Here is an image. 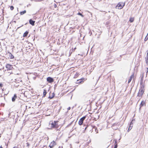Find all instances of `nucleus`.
<instances>
[{
  "instance_id": "6ab92c4d",
  "label": "nucleus",
  "mask_w": 148,
  "mask_h": 148,
  "mask_svg": "<svg viewBox=\"0 0 148 148\" xmlns=\"http://www.w3.org/2000/svg\"><path fill=\"white\" fill-rule=\"evenodd\" d=\"M134 18H130V21L131 22H132L134 21Z\"/></svg>"
},
{
  "instance_id": "473e14b6",
  "label": "nucleus",
  "mask_w": 148,
  "mask_h": 148,
  "mask_svg": "<svg viewBox=\"0 0 148 148\" xmlns=\"http://www.w3.org/2000/svg\"><path fill=\"white\" fill-rule=\"evenodd\" d=\"M59 148H62V147H59Z\"/></svg>"
},
{
  "instance_id": "c756f323",
  "label": "nucleus",
  "mask_w": 148,
  "mask_h": 148,
  "mask_svg": "<svg viewBox=\"0 0 148 148\" xmlns=\"http://www.w3.org/2000/svg\"><path fill=\"white\" fill-rule=\"evenodd\" d=\"M70 148H72V147H71V145H70Z\"/></svg>"
},
{
  "instance_id": "7ed1b4c3",
  "label": "nucleus",
  "mask_w": 148,
  "mask_h": 148,
  "mask_svg": "<svg viewBox=\"0 0 148 148\" xmlns=\"http://www.w3.org/2000/svg\"><path fill=\"white\" fill-rule=\"evenodd\" d=\"M85 118H86V116H83V117H82L80 119V120H79V122H78L79 124V125H82V124L83 123V121L85 119Z\"/></svg>"
},
{
  "instance_id": "39448f33",
  "label": "nucleus",
  "mask_w": 148,
  "mask_h": 148,
  "mask_svg": "<svg viewBox=\"0 0 148 148\" xmlns=\"http://www.w3.org/2000/svg\"><path fill=\"white\" fill-rule=\"evenodd\" d=\"M47 81L49 83H51L53 82V79L50 77H48L47 78Z\"/></svg>"
},
{
  "instance_id": "0eeeda50",
  "label": "nucleus",
  "mask_w": 148,
  "mask_h": 148,
  "mask_svg": "<svg viewBox=\"0 0 148 148\" xmlns=\"http://www.w3.org/2000/svg\"><path fill=\"white\" fill-rule=\"evenodd\" d=\"M146 62L147 64H148V50L147 51V55L145 57Z\"/></svg>"
},
{
  "instance_id": "ddd939ff",
  "label": "nucleus",
  "mask_w": 148,
  "mask_h": 148,
  "mask_svg": "<svg viewBox=\"0 0 148 148\" xmlns=\"http://www.w3.org/2000/svg\"><path fill=\"white\" fill-rule=\"evenodd\" d=\"M17 97V96L15 94H14V96L12 98V101H14L15 99H16Z\"/></svg>"
},
{
  "instance_id": "f03ea898",
  "label": "nucleus",
  "mask_w": 148,
  "mask_h": 148,
  "mask_svg": "<svg viewBox=\"0 0 148 148\" xmlns=\"http://www.w3.org/2000/svg\"><path fill=\"white\" fill-rule=\"evenodd\" d=\"M125 3L120 2L116 5V8H118V9H121L123 8L125 5Z\"/></svg>"
},
{
  "instance_id": "9d476101",
  "label": "nucleus",
  "mask_w": 148,
  "mask_h": 148,
  "mask_svg": "<svg viewBox=\"0 0 148 148\" xmlns=\"http://www.w3.org/2000/svg\"><path fill=\"white\" fill-rule=\"evenodd\" d=\"M145 105V102L144 101H142L140 104V108L142 107L143 106H144V105Z\"/></svg>"
},
{
  "instance_id": "9b49d317",
  "label": "nucleus",
  "mask_w": 148,
  "mask_h": 148,
  "mask_svg": "<svg viewBox=\"0 0 148 148\" xmlns=\"http://www.w3.org/2000/svg\"><path fill=\"white\" fill-rule=\"evenodd\" d=\"M35 22V21H32L31 19H30L29 20V23L30 24L32 25H34Z\"/></svg>"
},
{
  "instance_id": "f3484780",
  "label": "nucleus",
  "mask_w": 148,
  "mask_h": 148,
  "mask_svg": "<svg viewBox=\"0 0 148 148\" xmlns=\"http://www.w3.org/2000/svg\"><path fill=\"white\" fill-rule=\"evenodd\" d=\"M26 13V11L25 10L21 12H20V14L21 15H22L23 14H24L25 13Z\"/></svg>"
},
{
  "instance_id": "6e6552de",
  "label": "nucleus",
  "mask_w": 148,
  "mask_h": 148,
  "mask_svg": "<svg viewBox=\"0 0 148 148\" xmlns=\"http://www.w3.org/2000/svg\"><path fill=\"white\" fill-rule=\"evenodd\" d=\"M55 145H56V143L54 141H53L49 145V147L51 148H52Z\"/></svg>"
},
{
  "instance_id": "20e7f679",
  "label": "nucleus",
  "mask_w": 148,
  "mask_h": 148,
  "mask_svg": "<svg viewBox=\"0 0 148 148\" xmlns=\"http://www.w3.org/2000/svg\"><path fill=\"white\" fill-rule=\"evenodd\" d=\"M144 92V90L142 88H140L138 94V97L141 96L143 94Z\"/></svg>"
},
{
  "instance_id": "423d86ee",
  "label": "nucleus",
  "mask_w": 148,
  "mask_h": 148,
  "mask_svg": "<svg viewBox=\"0 0 148 148\" xmlns=\"http://www.w3.org/2000/svg\"><path fill=\"white\" fill-rule=\"evenodd\" d=\"M6 68L8 70H10L13 68L12 66L9 64H7L6 66Z\"/></svg>"
},
{
  "instance_id": "c85d7f7f",
  "label": "nucleus",
  "mask_w": 148,
  "mask_h": 148,
  "mask_svg": "<svg viewBox=\"0 0 148 148\" xmlns=\"http://www.w3.org/2000/svg\"><path fill=\"white\" fill-rule=\"evenodd\" d=\"M54 97V96H53L52 97H49V98H50V99H52V98H53V97Z\"/></svg>"
},
{
  "instance_id": "f8f14e48",
  "label": "nucleus",
  "mask_w": 148,
  "mask_h": 148,
  "mask_svg": "<svg viewBox=\"0 0 148 148\" xmlns=\"http://www.w3.org/2000/svg\"><path fill=\"white\" fill-rule=\"evenodd\" d=\"M133 125L132 123V122H131L130 123V126L128 128V131H129L130 130L132 129V128Z\"/></svg>"
},
{
  "instance_id": "2f4dec72",
  "label": "nucleus",
  "mask_w": 148,
  "mask_h": 148,
  "mask_svg": "<svg viewBox=\"0 0 148 148\" xmlns=\"http://www.w3.org/2000/svg\"><path fill=\"white\" fill-rule=\"evenodd\" d=\"M0 148H3L1 146L0 147Z\"/></svg>"
},
{
  "instance_id": "a878e982",
  "label": "nucleus",
  "mask_w": 148,
  "mask_h": 148,
  "mask_svg": "<svg viewBox=\"0 0 148 148\" xmlns=\"http://www.w3.org/2000/svg\"><path fill=\"white\" fill-rule=\"evenodd\" d=\"M71 109L70 107H69L67 108V110H70Z\"/></svg>"
},
{
  "instance_id": "393cba45",
  "label": "nucleus",
  "mask_w": 148,
  "mask_h": 148,
  "mask_svg": "<svg viewBox=\"0 0 148 148\" xmlns=\"http://www.w3.org/2000/svg\"><path fill=\"white\" fill-rule=\"evenodd\" d=\"M117 144H115L114 147V148H117Z\"/></svg>"
},
{
  "instance_id": "a211bd4d",
  "label": "nucleus",
  "mask_w": 148,
  "mask_h": 148,
  "mask_svg": "<svg viewBox=\"0 0 148 148\" xmlns=\"http://www.w3.org/2000/svg\"><path fill=\"white\" fill-rule=\"evenodd\" d=\"M117 124H116V123H114V124H113L112 126V127L113 129L115 130L116 129L118 128V127H117L116 128H115L114 127Z\"/></svg>"
},
{
  "instance_id": "5701e85b",
  "label": "nucleus",
  "mask_w": 148,
  "mask_h": 148,
  "mask_svg": "<svg viewBox=\"0 0 148 148\" xmlns=\"http://www.w3.org/2000/svg\"><path fill=\"white\" fill-rule=\"evenodd\" d=\"M78 15L81 16L82 17H83L84 16L80 13L79 12L78 14Z\"/></svg>"
},
{
  "instance_id": "7c9ffc66",
  "label": "nucleus",
  "mask_w": 148,
  "mask_h": 148,
  "mask_svg": "<svg viewBox=\"0 0 148 148\" xmlns=\"http://www.w3.org/2000/svg\"><path fill=\"white\" fill-rule=\"evenodd\" d=\"M13 148H17V147H16L15 146V147H13Z\"/></svg>"
},
{
  "instance_id": "4468645a",
  "label": "nucleus",
  "mask_w": 148,
  "mask_h": 148,
  "mask_svg": "<svg viewBox=\"0 0 148 148\" xmlns=\"http://www.w3.org/2000/svg\"><path fill=\"white\" fill-rule=\"evenodd\" d=\"M28 32L27 31H26L24 34L23 35V37H26V36L28 34Z\"/></svg>"
},
{
  "instance_id": "b1692460",
  "label": "nucleus",
  "mask_w": 148,
  "mask_h": 148,
  "mask_svg": "<svg viewBox=\"0 0 148 148\" xmlns=\"http://www.w3.org/2000/svg\"><path fill=\"white\" fill-rule=\"evenodd\" d=\"M14 7L13 6H11L10 7V9L11 10H13L14 9Z\"/></svg>"
},
{
  "instance_id": "72a5a7b5",
  "label": "nucleus",
  "mask_w": 148,
  "mask_h": 148,
  "mask_svg": "<svg viewBox=\"0 0 148 148\" xmlns=\"http://www.w3.org/2000/svg\"><path fill=\"white\" fill-rule=\"evenodd\" d=\"M143 75H142V78H143Z\"/></svg>"
},
{
  "instance_id": "4be33fe9",
  "label": "nucleus",
  "mask_w": 148,
  "mask_h": 148,
  "mask_svg": "<svg viewBox=\"0 0 148 148\" xmlns=\"http://www.w3.org/2000/svg\"><path fill=\"white\" fill-rule=\"evenodd\" d=\"M10 57L11 59H13L14 58V56L12 54H10Z\"/></svg>"
},
{
  "instance_id": "cd10ccee",
  "label": "nucleus",
  "mask_w": 148,
  "mask_h": 148,
  "mask_svg": "<svg viewBox=\"0 0 148 148\" xmlns=\"http://www.w3.org/2000/svg\"><path fill=\"white\" fill-rule=\"evenodd\" d=\"M2 84H0V87H2Z\"/></svg>"
},
{
  "instance_id": "dca6fc26",
  "label": "nucleus",
  "mask_w": 148,
  "mask_h": 148,
  "mask_svg": "<svg viewBox=\"0 0 148 148\" xmlns=\"http://www.w3.org/2000/svg\"><path fill=\"white\" fill-rule=\"evenodd\" d=\"M84 79H82L81 80H77V81H79V82H78V83H82V82H84Z\"/></svg>"
},
{
  "instance_id": "1a4fd4ad",
  "label": "nucleus",
  "mask_w": 148,
  "mask_h": 148,
  "mask_svg": "<svg viewBox=\"0 0 148 148\" xmlns=\"http://www.w3.org/2000/svg\"><path fill=\"white\" fill-rule=\"evenodd\" d=\"M134 76V74H133L130 77V78L128 80V83H129L132 80V79L133 78Z\"/></svg>"
},
{
  "instance_id": "2eb2a0df",
  "label": "nucleus",
  "mask_w": 148,
  "mask_h": 148,
  "mask_svg": "<svg viewBox=\"0 0 148 148\" xmlns=\"http://www.w3.org/2000/svg\"><path fill=\"white\" fill-rule=\"evenodd\" d=\"M47 94V91L46 90H44V91L43 92V97H45Z\"/></svg>"
},
{
  "instance_id": "f257e3e1",
  "label": "nucleus",
  "mask_w": 148,
  "mask_h": 148,
  "mask_svg": "<svg viewBox=\"0 0 148 148\" xmlns=\"http://www.w3.org/2000/svg\"><path fill=\"white\" fill-rule=\"evenodd\" d=\"M57 123L58 121H51L50 122L49 126L51 127L55 128L58 125Z\"/></svg>"
},
{
  "instance_id": "bb28decb",
  "label": "nucleus",
  "mask_w": 148,
  "mask_h": 148,
  "mask_svg": "<svg viewBox=\"0 0 148 148\" xmlns=\"http://www.w3.org/2000/svg\"><path fill=\"white\" fill-rule=\"evenodd\" d=\"M117 144V141L116 140H115V144Z\"/></svg>"
},
{
  "instance_id": "412c9836",
  "label": "nucleus",
  "mask_w": 148,
  "mask_h": 148,
  "mask_svg": "<svg viewBox=\"0 0 148 148\" xmlns=\"http://www.w3.org/2000/svg\"><path fill=\"white\" fill-rule=\"evenodd\" d=\"M145 71H146V77L147 76V73L148 72V68H146V69L145 70Z\"/></svg>"
},
{
  "instance_id": "aec40b11",
  "label": "nucleus",
  "mask_w": 148,
  "mask_h": 148,
  "mask_svg": "<svg viewBox=\"0 0 148 148\" xmlns=\"http://www.w3.org/2000/svg\"><path fill=\"white\" fill-rule=\"evenodd\" d=\"M148 39V35L147 34V35L145 37L144 40L145 41H146Z\"/></svg>"
}]
</instances>
